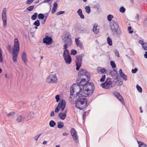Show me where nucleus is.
I'll list each match as a JSON object with an SVG mask.
<instances>
[{
    "label": "nucleus",
    "mask_w": 147,
    "mask_h": 147,
    "mask_svg": "<svg viewBox=\"0 0 147 147\" xmlns=\"http://www.w3.org/2000/svg\"><path fill=\"white\" fill-rule=\"evenodd\" d=\"M94 89L93 83H89L84 85L83 90L78 85H73L70 88V95L72 96L73 93H76L77 100L75 102L76 107L80 110H82L86 108L88 104L87 96L91 95Z\"/></svg>",
    "instance_id": "1"
},
{
    "label": "nucleus",
    "mask_w": 147,
    "mask_h": 147,
    "mask_svg": "<svg viewBox=\"0 0 147 147\" xmlns=\"http://www.w3.org/2000/svg\"><path fill=\"white\" fill-rule=\"evenodd\" d=\"M19 43L18 39L15 38L14 40V45L12 48V59L14 62L17 61V56L19 52Z\"/></svg>",
    "instance_id": "2"
},
{
    "label": "nucleus",
    "mask_w": 147,
    "mask_h": 147,
    "mask_svg": "<svg viewBox=\"0 0 147 147\" xmlns=\"http://www.w3.org/2000/svg\"><path fill=\"white\" fill-rule=\"evenodd\" d=\"M63 40L64 41V43L65 44L63 47V49L64 50V51L65 50H68L67 49V45L70 46L72 43L71 36L69 33L67 32L65 33Z\"/></svg>",
    "instance_id": "3"
},
{
    "label": "nucleus",
    "mask_w": 147,
    "mask_h": 147,
    "mask_svg": "<svg viewBox=\"0 0 147 147\" xmlns=\"http://www.w3.org/2000/svg\"><path fill=\"white\" fill-rule=\"evenodd\" d=\"M110 27L112 32L114 34H120L121 30L119 28V24L115 21H112L110 24Z\"/></svg>",
    "instance_id": "4"
},
{
    "label": "nucleus",
    "mask_w": 147,
    "mask_h": 147,
    "mask_svg": "<svg viewBox=\"0 0 147 147\" xmlns=\"http://www.w3.org/2000/svg\"><path fill=\"white\" fill-rule=\"evenodd\" d=\"M66 102L64 99L61 100L56 108L55 109V113H57L60 109L61 111H63L65 107Z\"/></svg>",
    "instance_id": "5"
},
{
    "label": "nucleus",
    "mask_w": 147,
    "mask_h": 147,
    "mask_svg": "<svg viewBox=\"0 0 147 147\" xmlns=\"http://www.w3.org/2000/svg\"><path fill=\"white\" fill-rule=\"evenodd\" d=\"M58 78L55 74L51 73L47 78L46 81L49 83H56L57 82Z\"/></svg>",
    "instance_id": "6"
},
{
    "label": "nucleus",
    "mask_w": 147,
    "mask_h": 147,
    "mask_svg": "<svg viewBox=\"0 0 147 147\" xmlns=\"http://www.w3.org/2000/svg\"><path fill=\"white\" fill-rule=\"evenodd\" d=\"M101 86L104 88L109 89L114 86V85L113 84V82L111 79L108 78L105 82L101 84Z\"/></svg>",
    "instance_id": "7"
},
{
    "label": "nucleus",
    "mask_w": 147,
    "mask_h": 147,
    "mask_svg": "<svg viewBox=\"0 0 147 147\" xmlns=\"http://www.w3.org/2000/svg\"><path fill=\"white\" fill-rule=\"evenodd\" d=\"M63 57L65 63L67 64H70L72 61L69 50H65L63 52Z\"/></svg>",
    "instance_id": "8"
},
{
    "label": "nucleus",
    "mask_w": 147,
    "mask_h": 147,
    "mask_svg": "<svg viewBox=\"0 0 147 147\" xmlns=\"http://www.w3.org/2000/svg\"><path fill=\"white\" fill-rule=\"evenodd\" d=\"M6 13V9L5 8H4L3 10L1 15L2 20L3 22V26L4 28H6L7 26V18Z\"/></svg>",
    "instance_id": "9"
},
{
    "label": "nucleus",
    "mask_w": 147,
    "mask_h": 147,
    "mask_svg": "<svg viewBox=\"0 0 147 147\" xmlns=\"http://www.w3.org/2000/svg\"><path fill=\"white\" fill-rule=\"evenodd\" d=\"M83 56L82 55H78L76 56V59L75 62L76 66V69L78 70L81 65L82 62V59Z\"/></svg>",
    "instance_id": "10"
},
{
    "label": "nucleus",
    "mask_w": 147,
    "mask_h": 147,
    "mask_svg": "<svg viewBox=\"0 0 147 147\" xmlns=\"http://www.w3.org/2000/svg\"><path fill=\"white\" fill-rule=\"evenodd\" d=\"M79 74L82 76L85 75L87 78V81H89L90 80V74L88 72H87L85 69H81L79 72Z\"/></svg>",
    "instance_id": "11"
},
{
    "label": "nucleus",
    "mask_w": 147,
    "mask_h": 147,
    "mask_svg": "<svg viewBox=\"0 0 147 147\" xmlns=\"http://www.w3.org/2000/svg\"><path fill=\"white\" fill-rule=\"evenodd\" d=\"M71 135L75 141L78 143V137L77 132L74 128H72L70 131Z\"/></svg>",
    "instance_id": "12"
},
{
    "label": "nucleus",
    "mask_w": 147,
    "mask_h": 147,
    "mask_svg": "<svg viewBox=\"0 0 147 147\" xmlns=\"http://www.w3.org/2000/svg\"><path fill=\"white\" fill-rule=\"evenodd\" d=\"M52 38L48 36H46L43 39V42L47 45H49L52 44Z\"/></svg>",
    "instance_id": "13"
},
{
    "label": "nucleus",
    "mask_w": 147,
    "mask_h": 147,
    "mask_svg": "<svg viewBox=\"0 0 147 147\" xmlns=\"http://www.w3.org/2000/svg\"><path fill=\"white\" fill-rule=\"evenodd\" d=\"M26 119L24 115L23 114L22 115L19 116L16 119V121L18 123H23L25 121H26Z\"/></svg>",
    "instance_id": "14"
},
{
    "label": "nucleus",
    "mask_w": 147,
    "mask_h": 147,
    "mask_svg": "<svg viewBox=\"0 0 147 147\" xmlns=\"http://www.w3.org/2000/svg\"><path fill=\"white\" fill-rule=\"evenodd\" d=\"M67 112V110H65L63 112L60 113L59 114V117L61 120H64L66 117V113Z\"/></svg>",
    "instance_id": "15"
},
{
    "label": "nucleus",
    "mask_w": 147,
    "mask_h": 147,
    "mask_svg": "<svg viewBox=\"0 0 147 147\" xmlns=\"http://www.w3.org/2000/svg\"><path fill=\"white\" fill-rule=\"evenodd\" d=\"M33 114L34 113L33 112H30L24 114L26 118V121L33 118Z\"/></svg>",
    "instance_id": "16"
},
{
    "label": "nucleus",
    "mask_w": 147,
    "mask_h": 147,
    "mask_svg": "<svg viewBox=\"0 0 147 147\" xmlns=\"http://www.w3.org/2000/svg\"><path fill=\"white\" fill-rule=\"evenodd\" d=\"M113 94L122 102H124L123 98L118 92H113Z\"/></svg>",
    "instance_id": "17"
},
{
    "label": "nucleus",
    "mask_w": 147,
    "mask_h": 147,
    "mask_svg": "<svg viewBox=\"0 0 147 147\" xmlns=\"http://www.w3.org/2000/svg\"><path fill=\"white\" fill-rule=\"evenodd\" d=\"M75 41L77 46L80 48L81 49H84V46H83V43L78 38H76Z\"/></svg>",
    "instance_id": "18"
},
{
    "label": "nucleus",
    "mask_w": 147,
    "mask_h": 147,
    "mask_svg": "<svg viewBox=\"0 0 147 147\" xmlns=\"http://www.w3.org/2000/svg\"><path fill=\"white\" fill-rule=\"evenodd\" d=\"M119 72L121 77L122 78V79L126 81L127 80V77L125 75L122 71L121 69H119Z\"/></svg>",
    "instance_id": "19"
},
{
    "label": "nucleus",
    "mask_w": 147,
    "mask_h": 147,
    "mask_svg": "<svg viewBox=\"0 0 147 147\" xmlns=\"http://www.w3.org/2000/svg\"><path fill=\"white\" fill-rule=\"evenodd\" d=\"M93 30L94 32L96 34H98L99 32V30L97 24H95L94 25Z\"/></svg>",
    "instance_id": "20"
},
{
    "label": "nucleus",
    "mask_w": 147,
    "mask_h": 147,
    "mask_svg": "<svg viewBox=\"0 0 147 147\" xmlns=\"http://www.w3.org/2000/svg\"><path fill=\"white\" fill-rule=\"evenodd\" d=\"M90 83V82H87V81H86V80L85 78H82L81 81L80 83V85L78 84V85H79L80 86V87L81 88V86H83V88L82 90H83L84 88V85H86V84H87L88 83Z\"/></svg>",
    "instance_id": "21"
},
{
    "label": "nucleus",
    "mask_w": 147,
    "mask_h": 147,
    "mask_svg": "<svg viewBox=\"0 0 147 147\" xmlns=\"http://www.w3.org/2000/svg\"><path fill=\"white\" fill-rule=\"evenodd\" d=\"M21 56L22 61L25 63H26L27 62V55L26 53L25 52L22 53Z\"/></svg>",
    "instance_id": "22"
},
{
    "label": "nucleus",
    "mask_w": 147,
    "mask_h": 147,
    "mask_svg": "<svg viewBox=\"0 0 147 147\" xmlns=\"http://www.w3.org/2000/svg\"><path fill=\"white\" fill-rule=\"evenodd\" d=\"M57 5V4L56 2H55L54 3L53 7L51 12L52 14H54L56 12Z\"/></svg>",
    "instance_id": "23"
},
{
    "label": "nucleus",
    "mask_w": 147,
    "mask_h": 147,
    "mask_svg": "<svg viewBox=\"0 0 147 147\" xmlns=\"http://www.w3.org/2000/svg\"><path fill=\"white\" fill-rule=\"evenodd\" d=\"M77 13L78 15L80 16L81 18L84 19V16L82 14V10L81 9H79L77 11Z\"/></svg>",
    "instance_id": "24"
},
{
    "label": "nucleus",
    "mask_w": 147,
    "mask_h": 147,
    "mask_svg": "<svg viewBox=\"0 0 147 147\" xmlns=\"http://www.w3.org/2000/svg\"><path fill=\"white\" fill-rule=\"evenodd\" d=\"M64 126L63 122L60 121L57 123V127L59 128H62Z\"/></svg>",
    "instance_id": "25"
},
{
    "label": "nucleus",
    "mask_w": 147,
    "mask_h": 147,
    "mask_svg": "<svg viewBox=\"0 0 147 147\" xmlns=\"http://www.w3.org/2000/svg\"><path fill=\"white\" fill-rule=\"evenodd\" d=\"M98 72H100L101 73H104L105 72L106 73L107 71L105 68H98L97 69Z\"/></svg>",
    "instance_id": "26"
},
{
    "label": "nucleus",
    "mask_w": 147,
    "mask_h": 147,
    "mask_svg": "<svg viewBox=\"0 0 147 147\" xmlns=\"http://www.w3.org/2000/svg\"><path fill=\"white\" fill-rule=\"evenodd\" d=\"M55 122L53 120H51L49 123V125L51 127H53L56 125Z\"/></svg>",
    "instance_id": "27"
},
{
    "label": "nucleus",
    "mask_w": 147,
    "mask_h": 147,
    "mask_svg": "<svg viewBox=\"0 0 147 147\" xmlns=\"http://www.w3.org/2000/svg\"><path fill=\"white\" fill-rule=\"evenodd\" d=\"M138 143L140 147H147V145L143 142H138Z\"/></svg>",
    "instance_id": "28"
},
{
    "label": "nucleus",
    "mask_w": 147,
    "mask_h": 147,
    "mask_svg": "<svg viewBox=\"0 0 147 147\" xmlns=\"http://www.w3.org/2000/svg\"><path fill=\"white\" fill-rule=\"evenodd\" d=\"M15 114V113L14 112H10L7 114V116L8 117H13Z\"/></svg>",
    "instance_id": "29"
},
{
    "label": "nucleus",
    "mask_w": 147,
    "mask_h": 147,
    "mask_svg": "<svg viewBox=\"0 0 147 147\" xmlns=\"http://www.w3.org/2000/svg\"><path fill=\"white\" fill-rule=\"evenodd\" d=\"M112 40L110 39L109 37H108L107 38V42L108 44L110 46H111L112 45Z\"/></svg>",
    "instance_id": "30"
},
{
    "label": "nucleus",
    "mask_w": 147,
    "mask_h": 147,
    "mask_svg": "<svg viewBox=\"0 0 147 147\" xmlns=\"http://www.w3.org/2000/svg\"><path fill=\"white\" fill-rule=\"evenodd\" d=\"M3 61V57L2 55V52L1 49L0 48V62L2 63Z\"/></svg>",
    "instance_id": "31"
},
{
    "label": "nucleus",
    "mask_w": 147,
    "mask_h": 147,
    "mask_svg": "<svg viewBox=\"0 0 147 147\" xmlns=\"http://www.w3.org/2000/svg\"><path fill=\"white\" fill-rule=\"evenodd\" d=\"M38 15V13H34V15H32L31 17V19L33 20H35L37 18V17Z\"/></svg>",
    "instance_id": "32"
},
{
    "label": "nucleus",
    "mask_w": 147,
    "mask_h": 147,
    "mask_svg": "<svg viewBox=\"0 0 147 147\" xmlns=\"http://www.w3.org/2000/svg\"><path fill=\"white\" fill-rule=\"evenodd\" d=\"M34 5L30 6L27 8L26 9L29 11H31L34 9Z\"/></svg>",
    "instance_id": "33"
},
{
    "label": "nucleus",
    "mask_w": 147,
    "mask_h": 147,
    "mask_svg": "<svg viewBox=\"0 0 147 147\" xmlns=\"http://www.w3.org/2000/svg\"><path fill=\"white\" fill-rule=\"evenodd\" d=\"M85 9L86 12L88 13H89L90 11V7L89 6H86L85 7Z\"/></svg>",
    "instance_id": "34"
},
{
    "label": "nucleus",
    "mask_w": 147,
    "mask_h": 147,
    "mask_svg": "<svg viewBox=\"0 0 147 147\" xmlns=\"http://www.w3.org/2000/svg\"><path fill=\"white\" fill-rule=\"evenodd\" d=\"M113 18V15L109 14L107 16V19L109 21H111L112 20V19Z\"/></svg>",
    "instance_id": "35"
},
{
    "label": "nucleus",
    "mask_w": 147,
    "mask_h": 147,
    "mask_svg": "<svg viewBox=\"0 0 147 147\" xmlns=\"http://www.w3.org/2000/svg\"><path fill=\"white\" fill-rule=\"evenodd\" d=\"M142 46L144 50L147 51V43H144Z\"/></svg>",
    "instance_id": "36"
},
{
    "label": "nucleus",
    "mask_w": 147,
    "mask_h": 147,
    "mask_svg": "<svg viewBox=\"0 0 147 147\" xmlns=\"http://www.w3.org/2000/svg\"><path fill=\"white\" fill-rule=\"evenodd\" d=\"M34 24L37 26H38L40 24V22L38 20H37L34 22Z\"/></svg>",
    "instance_id": "37"
},
{
    "label": "nucleus",
    "mask_w": 147,
    "mask_h": 147,
    "mask_svg": "<svg viewBox=\"0 0 147 147\" xmlns=\"http://www.w3.org/2000/svg\"><path fill=\"white\" fill-rule=\"evenodd\" d=\"M55 98L56 100V102H58L59 101L60 99L59 95H56L55 96Z\"/></svg>",
    "instance_id": "38"
},
{
    "label": "nucleus",
    "mask_w": 147,
    "mask_h": 147,
    "mask_svg": "<svg viewBox=\"0 0 147 147\" xmlns=\"http://www.w3.org/2000/svg\"><path fill=\"white\" fill-rule=\"evenodd\" d=\"M136 87L138 90L139 92H142V88L140 86H139L138 85H136Z\"/></svg>",
    "instance_id": "39"
},
{
    "label": "nucleus",
    "mask_w": 147,
    "mask_h": 147,
    "mask_svg": "<svg viewBox=\"0 0 147 147\" xmlns=\"http://www.w3.org/2000/svg\"><path fill=\"white\" fill-rule=\"evenodd\" d=\"M38 18L39 19H43L44 18V16L42 14L40 13L38 16Z\"/></svg>",
    "instance_id": "40"
},
{
    "label": "nucleus",
    "mask_w": 147,
    "mask_h": 147,
    "mask_svg": "<svg viewBox=\"0 0 147 147\" xmlns=\"http://www.w3.org/2000/svg\"><path fill=\"white\" fill-rule=\"evenodd\" d=\"M110 64L113 68H114L116 67V65L114 61H111Z\"/></svg>",
    "instance_id": "41"
},
{
    "label": "nucleus",
    "mask_w": 147,
    "mask_h": 147,
    "mask_svg": "<svg viewBox=\"0 0 147 147\" xmlns=\"http://www.w3.org/2000/svg\"><path fill=\"white\" fill-rule=\"evenodd\" d=\"M125 10V9L123 7H121L119 9L120 11L122 13L124 12Z\"/></svg>",
    "instance_id": "42"
},
{
    "label": "nucleus",
    "mask_w": 147,
    "mask_h": 147,
    "mask_svg": "<svg viewBox=\"0 0 147 147\" xmlns=\"http://www.w3.org/2000/svg\"><path fill=\"white\" fill-rule=\"evenodd\" d=\"M76 53H77L76 51L75 50H74V49L72 50L71 51V55H75L76 54Z\"/></svg>",
    "instance_id": "43"
},
{
    "label": "nucleus",
    "mask_w": 147,
    "mask_h": 147,
    "mask_svg": "<svg viewBox=\"0 0 147 147\" xmlns=\"http://www.w3.org/2000/svg\"><path fill=\"white\" fill-rule=\"evenodd\" d=\"M34 0H28L26 2L27 4H30L32 3Z\"/></svg>",
    "instance_id": "44"
},
{
    "label": "nucleus",
    "mask_w": 147,
    "mask_h": 147,
    "mask_svg": "<svg viewBox=\"0 0 147 147\" xmlns=\"http://www.w3.org/2000/svg\"><path fill=\"white\" fill-rule=\"evenodd\" d=\"M105 76L103 75L102 77L100 79V81L102 82H103L105 81Z\"/></svg>",
    "instance_id": "45"
},
{
    "label": "nucleus",
    "mask_w": 147,
    "mask_h": 147,
    "mask_svg": "<svg viewBox=\"0 0 147 147\" xmlns=\"http://www.w3.org/2000/svg\"><path fill=\"white\" fill-rule=\"evenodd\" d=\"M64 13H65V11H59L58 12H57V13H56V15H60V14H63Z\"/></svg>",
    "instance_id": "46"
},
{
    "label": "nucleus",
    "mask_w": 147,
    "mask_h": 147,
    "mask_svg": "<svg viewBox=\"0 0 147 147\" xmlns=\"http://www.w3.org/2000/svg\"><path fill=\"white\" fill-rule=\"evenodd\" d=\"M137 71L138 69L136 68H135L134 69H132L131 72L132 73H135Z\"/></svg>",
    "instance_id": "47"
},
{
    "label": "nucleus",
    "mask_w": 147,
    "mask_h": 147,
    "mask_svg": "<svg viewBox=\"0 0 147 147\" xmlns=\"http://www.w3.org/2000/svg\"><path fill=\"white\" fill-rule=\"evenodd\" d=\"M131 26H129L128 28L129 32L130 34L132 33L133 32V31L131 30Z\"/></svg>",
    "instance_id": "48"
},
{
    "label": "nucleus",
    "mask_w": 147,
    "mask_h": 147,
    "mask_svg": "<svg viewBox=\"0 0 147 147\" xmlns=\"http://www.w3.org/2000/svg\"><path fill=\"white\" fill-rule=\"evenodd\" d=\"M41 135V134H39L37 136H35L34 137V139L36 140H37L40 136Z\"/></svg>",
    "instance_id": "49"
},
{
    "label": "nucleus",
    "mask_w": 147,
    "mask_h": 147,
    "mask_svg": "<svg viewBox=\"0 0 147 147\" xmlns=\"http://www.w3.org/2000/svg\"><path fill=\"white\" fill-rule=\"evenodd\" d=\"M7 49L8 51L9 52L11 51V47L10 45H8V47H7Z\"/></svg>",
    "instance_id": "50"
},
{
    "label": "nucleus",
    "mask_w": 147,
    "mask_h": 147,
    "mask_svg": "<svg viewBox=\"0 0 147 147\" xmlns=\"http://www.w3.org/2000/svg\"><path fill=\"white\" fill-rule=\"evenodd\" d=\"M115 55L118 57H119V54L118 52L116 50L115 51Z\"/></svg>",
    "instance_id": "51"
},
{
    "label": "nucleus",
    "mask_w": 147,
    "mask_h": 147,
    "mask_svg": "<svg viewBox=\"0 0 147 147\" xmlns=\"http://www.w3.org/2000/svg\"><path fill=\"white\" fill-rule=\"evenodd\" d=\"M142 46L143 45V44L144 43V42L142 40H139L138 42Z\"/></svg>",
    "instance_id": "52"
},
{
    "label": "nucleus",
    "mask_w": 147,
    "mask_h": 147,
    "mask_svg": "<svg viewBox=\"0 0 147 147\" xmlns=\"http://www.w3.org/2000/svg\"><path fill=\"white\" fill-rule=\"evenodd\" d=\"M55 115V113L54 111H52L50 114V116L51 117H53Z\"/></svg>",
    "instance_id": "53"
},
{
    "label": "nucleus",
    "mask_w": 147,
    "mask_h": 147,
    "mask_svg": "<svg viewBox=\"0 0 147 147\" xmlns=\"http://www.w3.org/2000/svg\"><path fill=\"white\" fill-rule=\"evenodd\" d=\"M139 15L138 14H137L135 17L136 19L137 20H139Z\"/></svg>",
    "instance_id": "54"
},
{
    "label": "nucleus",
    "mask_w": 147,
    "mask_h": 147,
    "mask_svg": "<svg viewBox=\"0 0 147 147\" xmlns=\"http://www.w3.org/2000/svg\"><path fill=\"white\" fill-rule=\"evenodd\" d=\"M144 56L145 58H147V51L145 52Z\"/></svg>",
    "instance_id": "55"
},
{
    "label": "nucleus",
    "mask_w": 147,
    "mask_h": 147,
    "mask_svg": "<svg viewBox=\"0 0 147 147\" xmlns=\"http://www.w3.org/2000/svg\"><path fill=\"white\" fill-rule=\"evenodd\" d=\"M68 135V134L66 132H64L63 134V136H67Z\"/></svg>",
    "instance_id": "56"
},
{
    "label": "nucleus",
    "mask_w": 147,
    "mask_h": 147,
    "mask_svg": "<svg viewBox=\"0 0 147 147\" xmlns=\"http://www.w3.org/2000/svg\"><path fill=\"white\" fill-rule=\"evenodd\" d=\"M46 18H45V20H43L41 21V23L42 24H44L45 22Z\"/></svg>",
    "instance_id": "57"
},
{
    "label": "nucleus",
    "mask_w": 147,
    "mask_h": 147,
    "mask_svg": "<svg viewBox=\"0 0 147 147\" xmlns=\"http://www.w3.org/2000/svg\"><path fill=\"white\" fill-rule=\"evenodd\" d=\"M51 0H45L44 1L43 3H45L49 2L51 1Z\"/></svg>",
    "instance_id": "58"
},
{
    "label": "nucleus",
    "mask_w": 147,
    "mask_h": 147,
    "mask_svg": "<svg viewBox=\"0 0 147 147\" xmlns=\"http://www.w3.org/2000/svg\"><path fill=\"white\" fill-rule=\"evenodd\" d=\"M47 141H44L43 142V143L42 144H47Z\"/></svg>",
    "instance_id": "59"
},
{
    "label": "nucleus",
    "mask_w": 147,
    "mask_h": 147,
    "mask_svg": "<svg viewBox=\"0 0 147 147\" xmlns=\"http://www.w3.org/2000/svg\"><path fill=\"white\" fill-rule=\"evenodd\" d=\"M141 107H140V112L141 113H142V109H141Z\"/></svg>",
    "instance_id": "60"
},
{
    "label": "nucleus",
    "mask_w": 147,
    "mask_h": 147,
    "mask_svg": "<svg viewBox=\"0 0 147 147\" xmlns=\"http://www.w3.org/2000/svg\"><path fill=\"white\" fill-rule=\"evenodd\" d=\"M2 71V69H1V68H0V73H1Z\"/></svg>",
    "instance_id": "61"
},
{
    "label": "nucleus",
    "mask_w": 147,
    "mask_h": 147,
    "mask_svg": "<svg viewBox=\"0 0 147 147\" xmlns=\"http://www.w3.org/2000/svg\"><path fill=\"white\" fill-rule=\"evenodd\" d=\"M60 147V146L59 145H56V146H55V147Z\"/></svg>",
    "instance_id": "62"
},
{
    "label": "nucleus",
    "mask_w": 147,
    "mask_h": 147,
    "mask_svg": "<svg viewBox=\"0 0 147 147\" xmlns=\"http://www.w3.org/2000/svg\"><path fill=\"white\" fill-rule=\"evenodd\" d=\"M37 26H35L34 27V28H35L36 29H37L38 28Z\"/></svg>",
    "instance_id": "63"
},
{
    "label": "nucleus",
    "mask_w": 147,
    "mask_h": 147,
    "mask_svg": "<svg viewBox=\"0 0 147 147\" xmlns=\"http://www.w3.org/2000/svg\"><path fill=\"white\" fill-rule=\"evenodd\" d=\"M69 98H71V99H72V97L71 96H69Z\"/></svg>",
    "instance_id": "64"
}]
</instances>
